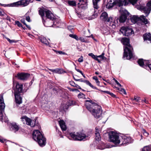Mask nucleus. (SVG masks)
I'll return each mask as SVG.
<instances>
[{
    "instance_id": "obj_1",
    "label": "nucleus",
    "mask_w": 151,
    "mask_h": 151,
    "mask_svg": "<svg viewBox=\"0 0 151 151\" xmlns=\"http://www.w3.org/2000/svg\"><path fill=\"white\" fill-rule=\"evenodd\" d=\"M85 106L95 118H98L101 116L102 111L101 106L92 100H86L85 102Z\"/></svg>"
},
{
    "instance_id": "obj_2",
    "label": "nucleus",
    "mask_w": 151,
    "mask_h": 151,
    "mask_svg": "<svg viewBox=\"0 0 151 151\" xmlns=\"http://www.w3.org/2000/svg\"><path fill=\"white\" fill-rule=\"evenodd\" d=\"M121 42L124 45V55L123 58L129 60L133 56V48L129 44V39L126 37H124L121 40Z\"/></svg>"
},
{
    "instance_id": "obj_3",
    "label": "nucleus",
    "mask_w": 151,
    "mask_h": 151,
    "mask_svg": "<svg viewBox=\"0 0 151 151\" xmlns=\"http://www.w3.org/2000/svg\"><path fill=\"white\" fill-rule=\"evenodd\" d=\"M19 79V73L17 75L14 76L13 78V89L14 90V100L13 108H18L19 105V83L17 82L16 79Z\"/></svg>"
},
{
    "instance_id": "obj_4",
    "label": "nucleus",
    "mask_w": 151,
    "mask_h": 151,
    "mask_svg": "<svg viewBox=\"0 0 151 151\" xmlns=\"http://www.w3.org/2000/svg\"><path fill=\"white\" fill-rule=\"evenodd\" d=\"M33 138L37 141L41 147H43L46 144L45 138L41 132L38 130L34 131L32 133Z\"/></svg>"
},
{
    "instance_id": "obj_5",
    "label": "nucleus",
    "mask_w": 151,
    "mask_h": 151,
    "mask_svg": "<svg viewBox=\"0 0 151 151\" xmlns=\"http://www.w3.org/2000/svg\"><path fill=\"white\" fill-rule=\"evenodd\" d=\"M109 138L110 141L113 142L115 145L119 144L120 142V139L119 135L113 131H111L109 133Z\"/></svg>"
},
{
    "instance_id": "obj_6",
    "label": "nucleus",
    "mask_w": 151,
    "mask_h": 151,
    "mask_svg": "<svg viewBox=\"0 0 151 151\" xmlns=\"http://www.w3.org/2000/svg\"><path fill=\"white\" fill-rule=\"evenodd\" d=\"M70 135L73 140H85L86 138L88 137L85 134L81 132H77L76 134L74 133H70Z\"/></svg>"
},
{
    "instance_id": "obj_7",
    "label": "nucleus",
    "mask_w": 151,
    "mask_h": 151,
    "mask_svg": "<svg viewBox=\"0 0 151 151\" xmlns=\"http://www.w3.org/2000/svg\"><path fill=\"white\" fill-rule=\"evenodd\" d=\"M130 20L133 23L137 22L139 20L145 24L149 23L148 20L145 17L144 15H141L139 17L137 16L134 15L131 17Z\"/></svg>"
},
{
    "instance_id": "obj_8",
    "label": "nucleus",
    "mask_w": 151,
    "mask_h": 151,
    "mask_svg": "<svg viewBox=\"0 0 151 151\" xmlns=\"http://www.w3.org/2000/svg\"><path fill=\"white\" fill-rule=\"evenodd\" d=\"M38 11L39 14L42 17V22L44 25L46 27H51L50 26H47L45 24V21L43 19V17L45 16V13L46 16L48 17V14H50L51 15H51V17L53 16L52 14L51 13V11L43 8H39Z\"/></svg>"
},
{
    "instance_id": "obj_9",
    "label": "nucleus",
    "mask_w": 151,
    "mask_h": 151,
    "mask_svg": "<svg viewBox=\"0 0 151 151\" xmlns=\"http://www.w3.org/2000/svg\"><path fill=\"white\" fill-rule=\"evenodd\" d=\"M119 11L121 14L120 16L119 21L120 22L123 23L127 19V17L129 15V13L125 9L121 8Z\"/></svg>"
},
{
    "instance_id": "obj_10",
    "label": "nucleus",
    "mask_w": 151,
    "mask_h": 151,
    "mask_svg": "<svg viewBox=\"0 0 151 151\" xmlns=\"http://www.w3.org/2000/svg\"><path fill=\"white\" fill-rule=\"evenodd\" d=\"M100 0H93V3L94 8V13L91 17H89V20L93 19L97 17L98 12L97 10L99 8L97 3Z\"/></svg>"
},
{
    "instance_id": "obj_11",
    "label": "nucleus",
    "mask_w": 151,
    "mask_h": 151,
    "mask_svg": "<svg viewBox=\"0 0 151 151\" xmlns=\"http://www.w3.org/2000/svg\"><path fill=\"white\" fill-rule=\"evenodd\" d=\"M139 9L143 12L146 14V17H147L150 14L151 10V0L147 3L146 6H140Z\"/></svg>"
},
{
    "instance_id": "obj_12",
    "label": "nucleus",
    "mask_w": 151,
    "mask_h": 151,
    "mask_svg": "<svg viewBox=\"0 0 151 151\" xmlns=\"http://www.w3.org/2000/svg\"><path fill=\"white\" fill-rule=\"evenodd\" d=\"M21 121L23 123H25L28 125H30L32 127H33L36 125L35 124L36 119L32 120L30 119L27 117L26 116H24L21 119Z\"/></svg>"
},
{
    "instance_id": "obj_13",
    "label": "nucleus",
    "mask_w": 151,
    "mask_h": 151,
    "mask_svg": "<svg viewBox=\"0 0 151 151\" xmlns=\"http://www.w3.org/2000/svg\"><path fill=\"white\" fill-rule=\"evenodd\" d=\"M120 31L123 35L126 36H129L134 33V31L131 28H129L125 27H122L120 30Z\"/></svg>"
},
{
    "instance_id": "obj_14",
    "label": "nucleus",
    "mask_w": 151,
    "mask_h": 151,
    "mask_svg": "<svg viewBox=\"0 0 151 151\" xmlns=\"http://www.w3.org/2000/svg\"><path fill=\"white\" fill-rule=\"evenodd\" d=\"M100 19L102 21L105 23L111 22L112 20V17H108L107 13L105 12L102 13L100 16Z\"/></svg>"
},
{
    "instance_id": "obj_15",
    "label": "nucleus",
    "mask_w": 151,
    "mask_h": 151,
    "mask_svg": "<svg viewBox=\"0 0 151 151\" xmlns=\"http://www.w3.org/2000/svg\"><path fill=\"white\" fill-rule=\"evenodd\" d=\"M78 6L79 8L85 10L87 8V0H79Z\"/></svg>"
},
{
    "instance_id": "obj_16",
    "label": "nucleus",
    "mask_w": 151,
    "mask_h": 151,
    "mask_svg": "<svg viewBox=\"0 0 151 151\" xmlns=\"http://www.w3.org/2000/svg\"><path fill=\"white\" fill-rule=\"evenodd\" d=\"M5 107V104L4 103L3 96H0V116L2 117L3 112H4Z\"/></svg>"
},
{
    "instance_id": "obj_17",
    "label": "nucleus",
    "mask_w": 151,
    "mask_h": 151,
    "mask_svg": "<svg viewBox=\"0 0 151 151\" xmlns=\"http://www.w3.org/2000/svg\"><path fill=\"white\" fill-rule=\"evenodd\" d=\"M131 138L129 137H127L125 136H123L122 137V140L121 141L122 142V145H126L127 143H131Z\"/></svg>"
},
{
    "instance_id": "obj_18",
    "label": "nucleus",
    "mask_w": 151,
    "mask_h": 151,
    "mask_svg": "<svg viewBox=\"0 0 151 151\" xmlns=\"http://www.w3.org/2000/svg\"><path fill=\"white\" fill-rule=\"evenodd\" d=\"M30 74L27 73H19V79L26 81L29 77Z\"/></svg>"
},
{
    "instance_id": "obj_19",
    "label": "nucleus",
    "mask_w": 151,
    "mask_h": 151,
    "mask_svg": "<svg viewBox=\"0 0 151 151\" xmlns=\"http://www.w3.org/2000/svg\"><path fill=\"white\" fill-rule=\"evenodd\" d=\"M10 129L11 130L15 132L18 130L19 127L16 123L14 122L10 124Z\"/></svg>"
},
{
    "instance_id": "obj_20",
    "label": "nucleus",
    "mask_w": 151,
    "mask_h": 151,
    "mask_svg": "<svg viewBox=\"0 0 151 151\" xmlns=\"http://www.w3.org/2000/svg\"><path fill=\"white\" fill-rule=\"evenodd\" d=\"M129 4V1L127 0H119L117 1L116 6L119 7L123 6L124 5L126 6Z\"/></svg>"
},
{
    "instance_id": "obj_21",
    "label": "nucleus",
    "mask_w": 151,
    "mask_h": 151,
    "mask_svg": "<svg viewBox=\"0 0 151 151\" xmlns=\"http://www.w3.org/2000/svg\"><path fill=\"white\" fill-rule=\"evenodd\" d=\"M111 147L102 142H101L100 144L98 145L97 148L100 150H102L106 148H110Z\"/></svg>"
},
{
    "instance_id": "obj_22",
    "label": "nucleus",
    "mask_w": 151,
    "mask_h": 151,
    "mask_svg": "<svg viewBox=\"0 0 151 151\" xmlns=\"http://www.w3.org/2000/svg\"><path fill=\"white\" fill-rule=\"evenodd\" d=\"M31 2V0H22L19 1V6L24 7L27 6Z\"/></svg>"
},
{
    "instance_id": "obj_23",
    "label": "nucleus",
    "mask_w": 151,
    "mask_h": 151,
    "mask_svg": "<svg viewBox=\"0 0 151 151\" xmlns=\"http://www.w3.org/2000/svg\"><path fill=\"white\" fill-rule=\"evenodd\" d=\"M143 37L145 40H148L151 42V35L150 33H146L144 34Z\"/></svg>"
},
{
    "instance_id": "obj_24",
    "label": "nucleus",
    "mask_w": 151,
    "mask_h": 151,
    "mask_svg": "<svg viewBox=\"0 0 151 151\" xmlns=\"http://www.w3.org/2000/svg\"><path fill=\"white\" fill-rule=\"evenodd\" d=\"M59 123L62 130H66V128L64 122L63 120H61L59 122Z\"/></svg>"
},
{
    "instance_id": "obj_25",
    "label": "nucleus",
    "mask_w": 151,
    "mask_h": 151,
    "mask_svg": "<svg viewBox=\"0 0 151 151\" xmlns=\"http://www.w3.org/2000/svg\"><path fill=\"white\" fill-rule=\"evenodd\" d=\"M39 39L40 41L44 44L46 45H49V43L47 40L45 38L43 37H40L39 38Z\"/></svg>"
},
{
    "instance_id": "obj_26",
    "label": "nucleus",
    "mask_w": 151,
    "mask_h": 151,
    "mask_svg": "<svg viewBox=\"0 0 151 151\" xmlns=\"http://www.w3.org/2000/svg\"><path fill=\"white\" fill-rule=\"evenodd\" d=\"M113 20L111 22H109L110 23V25L113 28H114L116 27V24H117L118 23V19H117L116 20H114L113 22H112Z\"/></svg>"
},
{
    "instance_id": "obj_27",
    "label": "nucleus",
    "mask_w": 151,
    "mask_h": 151,
    "mask_svg": "<svg viewBox=\"0 0 151 151\" xmlns=\"http://www.w3.org/2000/svg\"><path fill=\"white\" fill-rule=\"evenodd\" d=\"M49 70L52 72L56 73L61 74L62 73L61 69L58 68L55 69H49Z\"/></svg>"
},
{
    "instance_id": "obj_28",
    "label": "nucleus",
    "mask_w": 151,
    "mask_h": 151,
    "mask_svg": "<svg viewBox=\"0 0 151 151\" xmlns=\"http://www.w3.org/2000/svg\"><path fill=\"white\" fill-rule=\"evenodd\" d=\"M139 65L143 67H145V62H144V60L142 59H139L137 61Z\"/></svg>"
},
{
    "instance_id": "obj_29",
    "label": "nucleus",
    "mask_w": 151,
    "mask_h": 151,
    "mask_svg": "<svg viewBox=\"0 0 151 151\" xmlns=\"http://www.w3.org/2000/svg\"><path fill=\"white\" fill-rule=\"evenodd\" d=\"M96 131L95 132V139L96 140L99 141L101 139V137L99 133L97 131L96 129Z\"/></svg>"
},
{
    "instance_id": "obj_30",
    "label": "nucleus",
    "mask_w": 151,
    "mask_h": 151,
    "mask_svg": "<svg viewBox=\"0 0 151 151\" xmlns=\"http://www.w3.org/2000/svg\"><path fill=\"white\" fill-rule=\"evenodd\" d=\"M19 93H24L27 91V90L23 88V85L22 84L19 85Z\"/></svg>"
},
{
    "instance_id": "obj_31",
    "label": "nucleus",
    "mask_w": 151,
    "mask_h": 151,
    "mask_svg": "<svg viewBox=\"0 0 151 151\" xmlns=\"http://www.w3.org/2000/svg\"><path fill=\"white\" fill-rule=\"evenodd\" d=\"M142 151H151V145L144 147Z\"/></svg>"
},
{
    "instance_id": "obj_32",
    "label": "nucleus",
    "mask_w": 151,
    "mask_h": 151,
    "mask_svg": "<svg viewBox=\"0 0 151 151\" xmlns=\"http://www.w3.org/2000/svg\"><path fill=\"white\" fill-rule=\"evenodd\" d=\"M10 7H18L19 6V1L15 2L10 4Z\"/></svg>"
},
{
    "instance_id": "obj_33",
    "label": "nucleus",
    "mask_w": 151,
    "mask_h": 151,
    "mask_svg": "<svg viewBox=\"0 0 151 151\" xmlns=\"http://www.w3.org/2000/svg\"><path fill=\"white\" fill-rule=\"evenodd\" d=\"M115 5H114L111 3H108L106 6V8L108 9H110L112 8Z\"/></svg>"
},
{
    "instance_id": "obj_34",
    "label": "nucleus",
    "mask_w": 151,
    "mask_h": 151,
    "mask_svg": "<svg viewBox=\"0 0 151 151\" xmlns=\"http://www.w3.org/2000/svg\"><path fill=\"white\" fill-rule=\"evenodd\" d=\"M68 4L71 6H75L76 5V3L75 1H68Z\"/></svg>"
},
{
    "instance_id": "obj_35",
    "label": "nucleus",
    "mask_w": 151,
    "mask_h": 151,
    "mask_svg": "<svg viewBox=\"0 0 151 151\" xmlns=\"http://www.w3.org/2000/svg\"><path fill=\"white\" fill-rule=\"evenodd\" d=\"M3 115L2 116V117H1H1L0 118V121L2 122H3L4 121V122H6L8 121V118L6 117H4V119H3Z\"/></svg>"
},
{
    "instance_id": "obj_36",
    "label": "nucleus",
    "mask_w": 151,
    "mask_h": 151,
    "mask_svg": "<svg viewBox=\"0 0 151 151\" xmlns=\"http://www.w3.org/2000/svg\"><path fill=\"white\" fill-rule=\"evenodd\" d=\"M93 79L94 80L97 85L99 86L100 84V82L99 81L98 78L97 76H94L93 77Z\"/></svg>"
},
{
    "instance_id": "obj_37",
    "label": "nucleus",
    "mask_w": 151,
    "mask_h": 151,
    "mask_svg": "<svg viewBox=\"0 0 151 151\" xmlns=\"http://www.w3.org/2000/svg\"><path fill=\"white\" fill-rule=\"evenodd\" d=\"M51 13L53 15V16L52 17H51V15L50 14H48V17L47 16H46L47 18L48 19H49L50 20H53L54 19H55V18H54V15H53V14L52 13V12H51Z\"/></svg>"
},
{
    "instance_id": "obj_38",
    "label": "nucleus",
    "mask_w": 151,
    "mask_h": 151,
    "mask_svg": "<svg viewBox=\"0 0 151 151\" xmlns=\"http://www.w3.org/2000/svg\"><path fill=\"white\" fill-rule=\"evenodd\" d=\"M69 36L77 40H79V38L78 36L76 35L70 34L69 35Z\"/></svg>"
},
{
    "instance_id": "obj_39",
    "label": "nucleus",
    "mask_w": 151,
    "mask_h": 151,
    "mask_svg": "<svg viewBox=\"0 0 151 151\" xmlns=\"http://www.w3.org/2000/svg\"><path fill=\"white\" fill-rule=\"evenodd\" d=\"M3 38H5V39H6L10 43H12L13 42H15L14 40H11L10 39L7 37L6 36H5L4 35H3Z\"/></svg>"
},
{
    "instance_id": "obj_40",
    "label": "nucleus",
    "mask_w": 151,
    "mask_h": 151,
    "mask_svg": "<svg viewBox=\"0 0 151 151\" xmlns=\"http://www.w3.org/2000/svg\"><path fill=\"white\" fill-rule=\"evenodd\" d=\"M62 106H63V109L64 111H65V110H67L68 109V108L69 107V105L67 103L65 105H62Z\"/></svg>"
},
{
    "instance_id": "obj_41",
    "label": "nucleus",
    "mask_w": 151,
    "mask_h": 151,
    "mask_svg": "<svg viewBox=\"0 0 151 151\" xmlns=\"http://www.w3.org/2000/svg\"><path fill=\"white\" fill-rule=\"evenodd\" d=\"M78 97L80 98H85V95L82 93H80L78 95Z\"/></svg>"
},
{
    "instance_id": "obj_42",
    "label": "nucleus",
    "mask_w": 151,
    "mask_h": 151,
    "mask_svg": "<svg viewBox=\"0 0 151 151\" xmlns=\"http://www.w3.org/2000/svg\"><path fill=\"white\" fill-rule=\"evenodd\" d=\"M75 101L72 100H69L67 104L69 105V106H71L72 105H74L75 104Z\"/></svg>"
},
{
    "instance_id": "obj_43",
    "label": "nucleus",
    "mask_w": 151,
    "mask_h": 151,
    "mask_svg": "<svg viewBox=\"0 0 151 151\" xmlns=\"http://www.w3.org/2000/svg\"><path fill=\"white\" fill-rule=\"evenodd\" d=\"M117 0H110L109 2L108 3H111L114 5H117Z\"/></svg>"
},
{
    "instance_id": "obj_44",
    "label": "nucleus",
    "mask_w": 151,
    "mask_h": 151,
    "mask_svg": "<svg viewBox=\"0 0 151 151\" xmlns=\"http://www.w3.org/2000/svg\"><path fill=\"white\" fill-rule=\"evenodd\" d=\"M138 0H129V2L133 5H134L137 3Z\"/></svg>"
},
{
    "instance_id": "obj_45",
    "label": "nucleus",
    "mask_w": 151,
    "mask_h": 151,
    "mask_svg": "<svg viewBox=\"0 0 151 151\" xmlns=\"http://www.w3.org/2000/svg\"><path fill=\"white\" fill-rule=\"evenodd\" d=\"M144 62H145V67H146L147 68L148 67V65L150 64H149L150 63L149 61L145 60H144Z\"/></svg>"
},
{
    "instance_id": "obj_46",
    "label": "nucleus",
    "mask_w": 151,
    "mask_h": 151,
    "mask_svg": "<svg viewBox=\"0 0 151 151\" xmlns=\"http://www.w3.org/2000/svg\"><path fill=\"white\" fill-rule=\"evenodd\" d=\"M118 90L122 92V93L126 94V92L125 90L123 88H118Z\"/></svg>"
},
{
    "instance_id": "obj_47",
    "label": "nucleus",
    "mask_w": 151,
    "mask_h": 151,
    "mask_svg": "<svg viewBox=\"0 0 151 151\" xmlns=\"http://www.w3.org/2000/svg\"><path fill=\"white\" fill-rule=\"evenodd\" d=\"M73 79L75 80L76 81H79L81 82H83L84 83H85V81L86 80H83L82 79H76L75 78L74 76H73Z\"/></svg>"
},
{
    "instance_id": "obj_48",
    "label": "nucleus",
    "mask_w": 151,
    "mask_h": 151,
    "mask_svg": "<svg viewBox=\"0 0 151 151\" xmlns=\"http://www.w3.org/2000/svg\"><path fill=\"white\" fill-rule=\"evenodd\" d=\"M88 55L90 56H91L92 58H93L94 59H95L96 57L97 56L95 55H94L93 53H90L88 54Z\"/></svg>"
},
{
    "instance_id": "obj_49",
    "label": "nucleus",
    "mask_w": 151,
    "mask_h": 151,
    "mask_svg": "<svg viewBox=\"0 0 151 151\" xmlns=\"http://www.w3.org/2000/svg\"><path fill=\"white\" fill-rule=\"evenodd\" d=\"M85 83H86L87 85H88L90 87L92 86V85L88 81L86 80L85 81Z\"/></svg>"
},
{
    "instance_id": "obj_50",
    "label": "nucleus",
    "mask_w": 151,
    "mask_h": 151,
    "mask_svg": "<svg viewBox=\"0 0 151 151\" xmlns=\"http://www.w3.org/2000/svg\"><path fill=\"white\" fill-rule=\"evenodd\" d=\"M104 53L103 52L101 55L97 56V57L101 58L102 59H104L105 58L104 56Z\"/></svg>"
},
{
    "instance_id": "obj_51",
    "label": "nucleus",
    "mask_w": 151,
    "mask_h": 151,
    "mask_svg": "<svg viewBox=\"0 0 151 151\" xmlns=\"http://www.w3.org/2000/svg\"><path fill=\"white\" fill-rule=\"evenodd\" d=\"M70 84L72 86H73L74 87L75 86L76 84V83H75V82L73 81H70L69 82Z\"/></svg>"
},
{
    "instance_id": "obj_52",
    "label": "nucleus",
    "mask_w": 151,
    "mask_h": 151,
    "mask_svg": "<svg viewBox=\"0 0 151 151\" xmlns=\"http://www.w3.org/2000/svg\"><path fill=\"white\" fill-rule=\"evenodd\" d=\"M0 5L4 7H10V4H2L0 3Z\"/></svg>"
},
{
    "instance_id": "obj_53",
    "label": "nucleus",
    "mask_w": 151,
    "mask_h": 151,
    "mask_svg": "<svg viewBox=\"0 0 151 151\" xmlns=\"http://www.w3.org/2000/svg\"><path fill=\"white\" fill-rule=\"evenodd\" d=\"M113 79L114 80L115 83H116V84L118 86H119L120 87L122 86L114 78Z\"/></svg>"
},
{
    "instance_id": "obj_54",
    "label": "nucleus",
    "mask_w": 151,
    "mask_h": 151,
    "mask_svg": "<svg viewBox=\"0 0 151 151\" xmlns=\"http://www.w3.org/2000/svg\"><path fill=\"white\" fill-rule=\"evenodd\" d=\"M21 22L23 23V24H24V25H25L26 26V27H27V28H28L29 29H31V28L30 27V26H29V25H27V24H26L24 22H23V20H21Z\"/></svg>"
},
{
    "instance_id": "obj_55",
    "label": "nucleus",
    "mask_w": 151,
    "mask_h": 151,
    "mask_svg": "<svg viewBox=\"0 0 151 151\" xmlns=\"http://www.w3.org/2000/svg\"><path fill=\"white\" fill-rule=\"evenodd\" d=\"M83 61V57L82 56H81L80 58H79L78 59V61L79 62H82Z\"/></svg>"
},
{
    "instance_id": "obj_56",
    "label": "nucleus",
    "mask_w": 151,
    "mask_h": 151,
    "mask_svg": "<svg viewBox=\"0 0 151 151\" xmlns=\"http://www.w3.org/2000/svg\"><path fill=\"white\" fill-rule=\"evenodd\" d=\"M109 95H110L112 97L115 98L116 97V96L114 94L112 93H111L109 92V93L108 94Z\"/></svg>"
},
{
    "instance_id": "obj_57",
    "label": "nucleus",
    "mask_w": 151,
    "mask_h": 151,
    "mask_svg": "<svg viewBox=\"0 0 151 151\" xmlns=\"http://www.w3.org/2000/svg\"><path fill=\"white\" fill-rule=\"evenodd\" d=\"M79 40H80L83 42H84L85 41L84 39L82 37H80L79 38Z\"/></svg>"
},
{
    "instance_id": "obj_58",
    "label": "nucleus",
    "mask_w": 151,
    "mask_h": 151,
    "mask_svg": "<svg viewBox=\"0 0 151 151\" xmlns=\"http://www.w3.org/2000/svg\"><path fill=\"white\" fill-rule=\"evenodd\" d=\"M58 53L60 54H63V55H66V54L65 52H63L62 51H59L58 52Z\"/></svg>"
},
{
    "instance_id": "obj_59",
    "label": "nucleus",
    "mask_w": 151,
    "mask_h": 151,
    "mask_svg": "<svg viewBox=\"0 0 151 151\" xmlns=\"http://www.w3.org/2000/svg\"><path fill=\"white\" fill-rule=\"evenodd\" d=\"M139 98H138L137 97L135 96L134 98V100H135L136 101L138 102L139 100Z\"/></svg>"
},
{
    "instance_id": "obj_60",
    "label": "nucleus",
    "mask_w": 151,
    "mask_h": 151,
    "mask_svg": "<svg viewBox=\"0 0 151 151\" xmlns=\"http://www.w3.org/2000/svg\"><path fill=\"white\" fill-rule=\"evenodd\" d=\"M75 69L77 72H79L81 74V75L83 74V73H82V71L80 70L79 69H77L76 68H75Z\"/></svg>"
},
{
    "instance_id": "obj_61",
    "label": "nucleus",
    "mask_w": 151,
    "mask_h": 151,
    "mask_svg": "<svg viewBox=\"0 0 151 151\" xmlns=\"http://www.w3.org/2000/svg\"><path fill=\"white\" fill-rule=\"evenodd\" d=\"M26 20L28 22H30V18L29 16H28L26 17Z\"/></svg>"
},
{
    "instance_id": "obj_62",
    "label": "nucleus",
    "mask_w": 151,
    "mask_h": 151,
    "mask_svg": "<svg viewBox=\"0 0 151 151\" xmlns=\"http://www.w3.org/2000/svg\"><path fill=\"white\" fill-rule=\"evenodd\" d=\"M144 134L146 136H147L148 135V133H147L146 132V131L145 130H144Z\"/></svg>"
},
{
    "instance_id": "obj_63",
    "label": "nucleus",
    "mask_w": 151,
    "mask_h": 151,
    "mask_svg": "<svg viewBox=\"0 0 151 151\" xmlns=\"http://www.w3.org/2000/svg\"><path fill=\"white\" fill-rule=\"evenodd\" d=\"M4 12H2L0 10V16L2 17L4 16Z\"/></svg>"
},
{
    "instance_id": "obj_64",
    "label": "nucleus",
    "mask_w": 151,
    "mask_h": 151,
    "mask_svg": "<svg viewBox=\"0 0 151 151\" xmlns=\"http://www.w3.org/2000/svg\"><path fill=\"white\" fill-rule=\"evenodd\" d=\"M74 87H76L78 89H81V87L79 86H78V85L76 84Z\"/></svg>"
}]
</instances>
